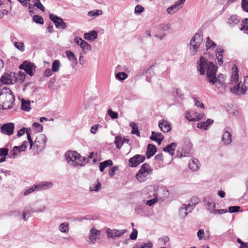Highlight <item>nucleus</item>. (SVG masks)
I'll return each instance as SVG.
<instances>
[{
	"instance_id": "dca6fc26",
	"label": "nucleus",
	"mask_w": 248,
	"mask_h": 248,
	"mask_svg": "<svg viewBox=\"0 0 248 248\" xmlns=\"http://www.w3.org/2000/svg\"><path fill=\"white\" fill-rule=\"evenodd\" d=\"M158 126L160 130L164 133L168 132L171 129L170 123L164 120L159 121Z\"/></svg>"
},
{
	"instance_id": "20e7f679",
	"label": "nucleus",
	"mask_w": 248,
	"mask_h": 248,
	"mask_svg": "<svg viewBox=\"0 0 248 248\" xmlns=\"http://www.w3.org/2000/svg\"><path fill=\"white\" fill-rule=\"evenodd\" d=\"M153 169L148 164H143L136 175V178L139 182H145L148 179V176L152 173Z\"/></svg>"
},
{
	"instance_id": "c756f323",
	"label": "nucleus",
	"mask_w": 248,
	"mask_h": 248,
	"mask_svg": "<svg viewBox=\"0 0 248 248\" xmlns=\"http://www.w3.org/2000/svg\"><path fill=\"white\" fill-rule=\"evenodd\" d=\"M124 138H122L121 136H117L115 137L114 143L117 148L120 149L124 144Z\"/></svg>"
},
{
	"instance_id": "9b49d317",
	"label": "nucleus",
	"mask_w": 248,
	"mask_h": 248,
	"mask_svg": "<svg viewBox=\"0 0 248 248\" xmlns=\"http://www.w3.org/2000/svg\"><path fill=\"white\" fill-rule=\"evenodd\" d=\"M186 0H178L175 4L168 7L167 12L169 14L172 15L182 8Z\"/></svg>"
},
{
	"instance_id": "f3484780",
	"label": "nucleus",
	"mask_w": 248,
	"mask_h": 248,
	"mask_svg": "<svg viewBox=\"0 0 248 248\" xmlns=\"http://www.w3.org/2000/svg\"><path fill=\"white\" fill-rule=\"evenodd\" d=\"M150 139L157 142L158 144H160L161 141L164 140V136L161 133L153 131Z\"/></svg>"
},
{
	"instance_id": "1a4fd4ad",
	"label": "nucleus",
	"mask_w": 248,
	"mask_h": 248,
	"mask_svg": "<svg viewBox=\"0 0 248 248\" xmlns=\"http://www.w3.org/2000/svg\"><path fill=\"white\" fill-rule=\"evenodd\" d=\"M100 235V231L95 228H92L89 235L88 243L90 244H94L96 243V240L99 239V236Z\"/></svg>"
},
{
	"instance_id": "bb28decb",
	"label": "nucleus",
	"mask_w": 248,
	"mask_h": 248,
	"mask_svg": "<svg viewBox=\"0 0 248 248\" xmlns=\"http://www.w3.org/2000/svg\"><path fill=\"white\" fill-rule=\"evenodd\" d=\"M216 46V44L210 39L209 37L206 38L205 48L206 50H213Z\"/></svg>"
},
{
	"instance_id": "9d476101",
	"label": "nucleus",
	"mask_w": 248,
	"mask_h": 248,
	"mask_svg": "<svg viewBox=\"0 0 248 248\" xmlns=\"http://www.w3.org/2000/svg\"><path fill=\"white\" fill-rule=\"evenodd\" d=\"M145 159V158L144 156L136 155L129 159V166L131 167H136L140 163L143 162Z\"/></svg>"
},
{
	"instance_id": "de8ad7c7",
	"label": "nucleus",
	"mask_w": 248,
	"mask_h": 248,
	"mask_svg": "<svg viewBox=\"0 0 248 248\" xmlns=\"http://www.w3.org/2000/svg\"><path fill=\"white\" fill-rule=\"evenodd\" d=\"M144 11V8L140 5H137L135 7V13L140 15Z\"/></svg>"
},
{
	"instance_id": "3c124183",
	"label": "nucleus",
	"mask_w": 248,
	"mask_h": 248,
	"mask_svg": "<svg viewBox=\"0 0 248 248\" xmlns=\"http://www.w3.org/2000/svg\"><path fill=\"white\" fill-rule=\"evenodd\" d=\"M15 46L16 48L21 51H23L24 50V44L22 42H15Z\"/></svg>"
},
{
	"instance_id": "ddd939ff",
	"label": "nucleus",
	"mask_w": 248,
	"mask_h": 248,
	"mask_svg": "<svg viewBox=\"0 0 248 248\" xmlns=\"http://www.w3.org/2000/svg\"><path fill=\"white\" fill-rule=\"evenodd\" d=\"M14 124L12 123H8L1 126L0 130L1 132L5 135H11L14 132Z\"/></svg>"
},
{
	"instance_id": "72a5a7b5",
	"label": "nucleus",
	"mask_w": 248,
	"mask_h": 248,
	"mask_svg": "<svg viewBox=\"0 0 248 248\" xmlns=\"http://www.w3.org/2000/svg\"><path fill=\"white\" fill-rule=\"evenodd\" d=\"M199 47L197 46L189 44L188 46L189 53L190 56H193L196 54Z\"/></svg>"
},
{
	"instance_id": "4468645a",
	"label": "nucleus",
	"mask_w": 248,
	"mask_h": 248,
	"mask_svg": "<svg viewBox=\"0 0 248 248\" xmlns=\"http://www.w3.org/2000/svg\"><path fill=\"white\" fill-rule=\"evenodd\" d=\"M202 117V114H197V112L194 109H190L188 110L186 114V118L190 122L191 121H198Z\"/></svg>"
},
{
	"instance_id": "680f3d73",
	"label": "nucleus",
	"mask_w": 248,
	"mask_h": 248,
	"mask_svg": "<svg viewBox=\"0 0 248 248\" xmlns=\"http://www.w3.org/2000/svg\"><path fill=\"white\" fill-rule=\"evenodd\" d=\"M197 127L201 129L206 130L207 129V124L205 122H199L197 124Z\"/></svg>"
},
{
	"instance_id": "49530a36",
	"label": "nucleus",
	"mask_w": 248,
	"mask_h": 248,
	"mask_svg": "<svg viewBox=\"0 0 248 248\" xmlns=\"http://www.w3.org/2000/svg\"><path fill=\"white\" fill-rule=\"evenodd\" d=\"M34 5L39 9L42 11H45V8L44 6L40 2V0H33Z\"/></svg>"
},
{
	"instance_id": "052dcab7",
	"label": "nucleus",
	"mask_w": 248,
	"mask_h": 248,
	"mask_svg": "<svg viewBox=\"0 0 248 248\" xmlns=\"http://www.w3.org/2000/svg\"><path fill=\"white\" fill-rule=\"evenodd\" d=\"M26 133L27 135L28 140V141H29V142H30V148H31L32 147V146H33V141H32V140L31 139V138L30 132L28 129V130H26Z\"/></svg>"
},
{
	"instance_id": "5fc2aeb1",
	"label": "nucleus",
	"mask_w": 248,
	"mask_h": 248,
	"mask_svg": "<svg viewBox=\"0 0 248 248\" xmlns=\"http://www.w3.org/2000/svg\"><path fill=\"white\" fill-rule=\"evenodd\" d=\"M155 197L151 200H148L146 202V204L149 206H151L157 202L158 201V199L156 196H155Z\"/></svg>"
},
{
	"instance_id": "5701e85b",
	"label": "nucleus",
	"mask_w": 248,
	"mask_h": 248,
	"mask_svg": "<svg viewBox=\"0 0 248 248\" xmlns=\"http://www.w3.org/2000/svg\"><path fill=\"white\" fill-rule=\"evenodd\" d=\"M156 151L155 146L152 144H149L146 152V157L148 158H150L155 154Z\"/></svg>"
},
{
	"instance_id": "a19ab883",
	"label": "nucleus",
	"mask_w": 248,
	"mask_h": 248,
	"mask_svg": "<svg viewBox=\"0 0 248 248\" xmlns=\"http://www.w3.org/2000/svg\"><path fill=\"white\" fill-rule=\"evenodd\" d=\"M241 31H243L248 34V19L246 18L242 22V27L240 28Z\"/></svg>"
},
{
	"instance_id": "a18cd8bd",
	"label": "nucleus",
	"mask_w": 248,
	"mask_h": 248,
	"mask_svg": "<svg viewBox=\"0 0 248 248\" xmlns=\"http://www.w3.org/2000/svg\"><path fill=\"white\" fill-rule=\"evenodd\" d=\"M33 20L37 24H43L44 22L43 18L38 15H35L33 17Z\"/></svg>"
},
{
	"instance_id": "a878e982",
	"label": "nucleus",
	"mask_w": 248,
	"mask_h": 248,
	"mask_svg": "<svg viewBox=\"0 0 248 248\" xmlns=\"http://www.w3.org/2000/svg\"><path fill=\"white\" fill-rule=\"evenodd\" d=\"M176 147V143L172 142L171 144L167 145L165 148H164L163 151L165 152H168L170 155H174Z\"/></svg>"
},
{
	"instance_id": "79ce46f5",
	"label": "nucleus",
	"mask_w": 248,
	"mask_h": 248,
	"mask_svg": "<svg viewBox=\"0 0 248 248\" xmlns=\"http://www.w3.org/2000/svg\"><path fill=\"white\" fill-rule=\"evenodd\" d=\"M59 230L62 232L67 233L68 231V224L66 223H61L59 226Z\"/></svg>"
},
{
	"instance_id": "b1692460",
	"label": "nucleus",
	"mask_w": 248,
	"mask_h": 248,
	"mask_svg": "<svg viewBox=\"0 0 248 248\" xmlns=\"http://www.w3.org/2000/svg\"><path fill=\"white\" fill-rule=\"evenodd\" d=\"M222 140L224 143L226 144H229L232 141L231 134L227 130H224L222 137Z\"/></svg>"
},
{
	"instance_id": "473e14b6",
	"label": "nucleus",
	"mask_w": 248,
	"mask_h": 248,
	"mask_svg": "<svg viewBox=\"0 0 248 248\" xmlns=\"http://www.w3.org/2000/svg\"><path fill=\"white\" fill-rule=\"evenodd\" d=\"M21 108H25V109H29L31 108V104L34 103V101H31L29 100H25L24 99H22L21 101Z\"/></svg>"
},
{
	"instance_id": "ea45409f",
	"label": "nucleus",
	"mask_w": 248,
	"mask_h": 248,
	"mask_svg": "<svg viewBox=\"0 0 248 248\" xmlns=\"http://www.w3.org/2000/svg\"><path fill=\"white\" fill-rule=\"evenodd\" d=\"M101 188V184L98 180L96 184H93L90 186V189L93 191H98Z\"/></svg>"
},
{
	"instance_id": "7c9ffc66",
	"label": "nucleus",
	"mask_w": 248,
	"mask_h": 248,
	"mask_svg": "<svg viewBox=\"0 0 248 248\" xmlns=\"http://www.w3.org/2000/svg\"><path fill=\"white\" fill-rule=\"evenodd\" d=\"M65 54L70 61L75 63H78L77 59L73 52L70 50H67L65 51Z\"/></svg>"
},
{
	"instance_id": "412c9836",
	"label": "nucleus",
	"mask_w": 248,
	"mask_h": 248,
	"mask_svg": "<svg viewBox=\"0 0 248 248\" xmlns=\"http://www.w3.org/2000/svg\"><path fill=\"white\" fill-rule=\"evenodd\" d=\"M188 165L190 169L193 171H197L200 166V163L199 160L196 158L193 159L190 161Z\"/></svg>"
},
{
	"instance_id": "6e6d98bb",
	"label": "nucleus",
	"mask_w": 248,
	"mask_h": 248,
	"mask_svg": "<svg viewBox=\"0 0 248 248\" xmlns=\"http://www.w3.org/2000/svg\"><path fill=\"white\" fill-rule=\"evenodd\" d=\"M36 189H38L37 186L36 185H34L31 188L26 190L24 193V195L26 196L29 194L33 192Z\"/></svg>"
},
{
	"instance_id": "58836bf2",
	"label": "nucleus",
	"mask_w": 248,
	"mask_h": 248,
	"mask_svg": "<svg viewBox=\"0 0 248 248\" xmlns=\"http://www.w3.org/2000/svg\"><path fill=\"white\" fill-rule=\"evenodd\" d=\"M103 14L102 11L101 10H94L89 11L88 13V16H100Z\"/></svg>"
},
{
	"instance_id": "13d9d810",
	"label": "nucleus",
	"mask_w": 248,
	"mask_h": 248,
	"mask_svg": "<svg viewBox=\"0 0 248 248\" xmlns=\"http://www.w3.org/2000/svg\"><path fill=\"white\" fill-rule=\"evenodd\" d=\"M26 75L25 73L22 72H19L18 74V77H16L17 79H18L21 82H23L25 79Z\"/></svg>"
},
{
	"instance_id": "e433bc0d",
	"label": "nucleus",
	"mask_w": 248,
	"mask_h": 248,
	"mask_svg": "<svg viewBox=\"0 0 248 248\" xmlns=\"http://www.w3.org/2000/svg\"><path fill=\"white\" fill-rule=\"evenodd\" d=\"M130 126L132 127L131 133L133 134H135L138 136H140V133L139 131L138 127L137 125L134 123H131L130 124Z\"/></svg>"
},
{
	"instance_id": "f03ea898",
	"label": "nucleus",
	"mask_w": 248,
	"mask_h": 248,
	"mask_svg": "<svg viewBox=\"0 0 248 248\" xmlns=\"http://www.w3.org/2000/svg\"><path fill=\"white\" fill-rule=\"evenodd\" d=\"M238 69L236 65H233L232 68V75L230 82L231 92L237 95L244 94L248 90V76L245 79L244 83L240 85L238 81Z\"/></svg>"
},
{
	"instance_id": "423d86ee",
	"label": "nucleus",
	"mask_w": 248,
	"mask_h": 248,
	"mask_svg": "<svg viewBox=\"0 0 248 248\" xmlns=\"http://www.w3.org/2000/svg\"><path fill=\"white\" fill-rule=\"evenodd\" d=\"M46 140V136L43 134H40L36 138L34 147L37 148V151H41L44 149Z\"/></svg>"
},
{
	"instance_id": "e2e57ef3",
	"label": "nucleus",
	"mask_w": 248,
	"mask_h": 248,
	"mask_svg": "<svg viewBox=\"0 0 248 248\" xmlns=\"http://www.w3.org/2000/svg\"><path fill=\"white\" fill-rule=\"evenodd\" d=\"M9 150L6 148H0V157L8 155Z\"/></svg>"
},
{
	"instance_id": "c03bdc74",
	"label": "nucleus",
	"mask_w": 248,
	"mask_h": 248,
	"mask_svg": "<svg viewBox=\"0 0 248 248\" xmlns=\"http://www.w3.org/2000/svg\"><path fill=\"white\" fill-rule=\"evenodd\" d=\"M227 212V209H212L210 211V213L214 215L217 214H223Z\"/></svg>"
},
{
	"instance_id": "f8f14e48",
	"label": "nucleus",
	"mask_w": 248,
	"mask_h": 248,
	"mask_svg": "<svg viewBox=\"0 0 248 248\" xmlns=\"http://www.w3.org/2000/svg\"><path fill=\"white\" fill-rule=\"evenodd\" d=\"M193 209V205L189 203L188 204H183L179 209V215L182 217L185 218L187 215L190 213Z\"/></svg>"
},
{
	"instance_id": "f704fd0d",
	"label": "nucleus",
	"mask_w": 248,
	"mask_h": 248,
	"mask_svg": "<svg viewBox=\"0 0 248 248\" xmlns=\"http://www.w3.org/2000/svg\"><path fill=\"white\" fill-rule=\"evenodd\" d=\"M60 62L58 60L53 61L52 65V70L54 72H58L60 68Z\"/></svg>"
},
{
	"instance_id": "37998d69",
	"label": "nucleus",
	"mask_w": 248,
	"mask_h": 248,
	"mask_svg": "<svg viewBox=\"0 0 248 248\" xmlns=\"http://www.w3.org/2000/svg\"><path fill=\"white\" fill-rule=\"evenodd\" d=\"M194 103L196 107L200 108H204V105L200 98L197 97L194 98Z\"/></svg>"
},
{
	"instance_id": "0e129e2a",
	"label": "nucleus",
	"mask_w": 248,
	"mask_h": 248,
	"mask_svg": "<svg viewBox=\"0 0 248 248\" xmlns=\"http://www.w3.org/2000/svg\"><path fill=\"white\" fill-rule=\"evenodd\" d=\"M33 126L37 128V132H41L43 130V126L40 124L35 122L32 124Z\"/></svg>"
},
{
	"instance_id": "774afa93",
	"label": "nucleus",
	"mask_w": 248,
	"mask_h": 248,
	"mask_svg": "<svg viewBox=\"0 0 248 248\" xmlns=\"http://www.w3.org/2000/svg\"><path fill=\"white\" fill-rule=\"evenodd\" d=\"M224 52L223 49L221 47L218 46L216 50V56L222 57V54Z\"/></svg>"
},
{
	"instance_id": "a211bd4d",
	"label": "nucleus",
	"mask_w": 248,
	"mask_h": 248,
	"mask_svg": "<svg viewBox=\"0 0 248 248\" xmlns=\"http://www.w3.org/2000/svg\"><path fill=\"white\" fill-rule=\"evenodd\" d=\"M202 42V38L199 33H196L190 40L189 44L200 47Z\"/></svg>"
},
{
	"instance_id": "7ed1b4c3",
	"label": "nucleus",
	"mask_w": 248,
	"mask_h": 248,
	"mask_svg": "<svg viewBox=\"0 0 248 248\" xmlns=\"http://www.w3.org/2000/svg\"><path fill=\"white\" fill-rule=\"evenodd\" d=\"M65 156L70 165L76 167L82 166L84 164V158L76 151H68L65 154Z\"/></svg>"
},
{
	"instance_id": "f257e3e1",
	"label": "nucleus",
	"mask_w": 248,
	"mask_h": 248,
	"mask_svg": "<svg viewBox=\"0 0 248 248\" xmlns=\"http://www.w3.org/2000/svg\"><path fill=\"white\" fill-rule=\"evenodd\" d=\"M197 68L201 75L207 76L209 82L212 84L218 82L222 85L223 81L216 77L217 67L205 58L201 56L197 62Z\"/></svg>"
},
{
	"instance_id": "338daca9",
	"label": "nucleus",
	"mask_w": 248,
	"mask_h": 248,
	"mask_svg": "<svg viewBox=\"0 0 248 248\" xmlns=\"http://www.w3.org/2000/svg\"><path fill=\"white\" fill-rule=\"evenodd\" d=\"M137 235L138 231L135 229H133L132 232L130 235V238L131 240H135L137 237Z\"/></svg>"
},
{
	"instance_id": "2f4dec72",
	"label": "nucleus",
	"mask_w": 248,
	"mask_h": 248,
	"mask_svg": "<svg viewBox=\"0 0 248 248\" xmlns=\"http://www.w3.org/2000/svg\"><path fill=\"white\" fill-rule=\"evenodd\" d=\"M112 161L109 159L106 160L103 162H101L99 164V169L100 171L102 172L106 167L112 166Z\"/></svg>"
},
{
	"instance_id": "4d7b16f0",
	"label": "nucleus",
	"mask_w": 248,
	"mask_h": 248,
	"mask_svg": "<svg viewBox=\"0 0 248 248\" xmlns=\"http://www.w3.org/2000/svg\"><path fill=\"white\" fill-rule=\"evenodd\" d=\"M159 28L163 31H167L170 29V24L169 23L162 24L160 25Z\"/></svg>"
},
{
	"instance_id": "c85d7f7f",
	"label": "nucleus",
	"mask_w": 248,
	"mask_h": 248,
	"mask_svg": "<svg viewBox=\"0 0 248 248\" xmlns=\"http://www.w3.org/2000/svg\"><path fill=\"white\" fill-rule=\"evenodd\" d=\"M239 21L240 18L236 15H232L228 19V23L232 26L236 25Z\"/></svg>"
},
{
	"instance_id": "cd10ccee",
	"label": "nucleus",
	"mask_w": 248,
	"mask_h": 248,
	"mask_svg": "<svg viewBox=\"0 0 248 248\" xmlns=\"http://www.w3.org/2000/svg\"><path fill=\"white\" fill-rule=\"evenodd\" d=\"M38 190L46 189L52 186L53 184L51 182H42L36 185Z\"/></svg>"
},
{
	"instance_id": "4c0bfd02",
	"label": "nucleus",
	"mask_w": 248,
	"mask_h": 248,
	"mask_svg": "<svg viewBox=\"0 0 248 248\" xmlns=\"http://www.w3.org/2000/svg\"><path fill=\"white\" fill-rule=\"evenodd\" d=\"M127 77V75L124 72H118L115 75L116 78L120 81H123Z\"/></svg>"
},
{
	"instance_id": "69168bd1",
	"label": "nucleus",
	"mask_w": 248,
	"mask_h": 248,
	"mask_svg": "<svg viewBox=\"0 0 248 248\" xmlns=\"http://www.w3.org/2000/svg\"><path fill=\"white\" fill-rule=\"evenodd\" d=\"M153 245L151 243H148L143 245H139L134 248H152Z\"/></svg>"
},
{
	"instance_id": "c9c22d12",
	"label": "nucleus",
	"mask_w": 248,
	"mask_h": 248,
	"mask_svg": "<svg viewBox=\"0 0 248 248\" xmlns=\"http://www.w3.org/2000/svg\"><path fill=\"white\" fill-rule=\"evenodd\" d=\"M80 46L82 48L84 53H86L87 51L91 50V46L84 40H83Z\"/></svg>"
},
{
	"instance_id": "09e8293b",
	"label": "nucleus",
	"mask_w": 248,
	"mask_h": 248,
	"mask_svg": "<svg viewBox=\"0 0 248 248\" xmlns=\"http://www.w3.org/2000/svg\"><path fill=\"white\" fill-rule=\"evenodd\" d=\"M241 6L244 11L248 12V0H242Z\"/></svg>"
},
{
	"instance_id": "393cba45",
	"label": "nucleus",
	"mask_w": 248,
	"mask_h": 248,
	"mask_svg": "<svg viewBox=\"0 0 248 248\" xmlns=\"http://www.w3.org/2000/svg\"><path fill=\"white\" fill-rule=\"evenodd\" d=\"M157 187L155 186H147L145 189V191L147 193H149L150 196H156L157 194Z\"/></svg>"
},
{
	"instance_id": "aec40b11",
	"label": "nucleus",
	"mask_w": 248,
	"mask_h": 248,
	"mask_svg": "<svg viewBox=\"0 0 248 248\" xmlns=\"http://www.w3.org/2000/svg\"><path fill=\"white\" fill-rule=\"evenodd\" d=\"M13 84V80L11 79V75L5 73L0 79V87L3 84Z\"/></svg>"
},
{
	"instance_id": "0eeeda50",
	"label": "nucleus",
	"mask_w": 248,
	"mask_h": 248,
	"mask_svg": "<svg viewBox=\"0 0 248 248\" xmlns=\"http://www.w3.org/2000/svg\"><path fill=\"white\" fill-rule=\"evenodd\" d=\"M127 232V230L126 229L117 230L108 228L106 230V233L108 237L113 239L116 237H120Z\"/></svg>"
},
{
	"instance_id": "2eb2a0df",
	"label": "nucleus",
	"mask_w": 248,
	"mask_h": 248,
	"mask_svg": "<svg viewBox=\"0 0 248 248\" xmlns=\"http://www.w3.org/2000/svg\"><path fill=\"white\" fill-rule=\"evenodd\" d=\"M19 68L24 70L26 73L31 76L33 75V70L35 68V66L33 64L25 61L20 65Z\"/></svg>"
},
{
	"instance_id": "864d4df0",
	"label": "nucleus",
	"mask_w": 248,
	"mask_h": 248,
	"mask_svg": "<svg viewBox=\"0 0 248 248\" xmlns=\"http://www.w3.org/2000/svg\"><path fill=\"white\" fill-rule=\"evenodd\" d=\"M11 153H12V155L14 157H16L20 153L19 150H18V148L16 146H15L13 148L12 150L11 151Z\"/></svg>"
},
{
	"instance_id": "6e6552de",
	"label": "nucleus",
	"mask_w": 248,
	"mask_h": 248,
	"mask_svg": "<svg viewBox=\"0 0 248 248\" xmlns=\"http://www.w3.org/2000/svg\"><path fill=\"white\" fill-rule=\"evenodd\" d=\"M49 18L53 21L57 28L64 29L66 28V23L63 22L61 17L54 14H50Z\"/></svg>"
},
{
	"instance_id": "4be33fe9",
	"label": "nucleus",
	"mask_w": 248,
	"mask_h": 248,
	"mask_svg": "<svg viewBox=\"0 0 248 248\" xmlns=\"http://www.w3.org/2000/svg\"><path fill=\"white\" fill-rule=\"evenodd\" d=\"M171 94L173 96L178 97L181 100L185 97V94L183 91L180 88H173L171 91Z\"/></svg>"
},
{
	"instance_id": "39448f33",
	"label": "nucleus",
	"mask_w": 248,
	"mask_h": 248,
	"mask_svg": "<svg viewBox=\"0 0 248 248\" xmlns=\"http://www.w3.org/2000/svg\"><path fill=\"white\" fill-rule=\"evenodd\" d=\"M5 93L2 92L0 93V98L5 99L2 105L0 104V108H12L14 107L15 96L11 90L9 89H5Z\"/></svg>"
},
{
	"instance_id": "8fccbe9b",
	"label": "nucleus",
	"mask_w": 248,
	"mask_h": 248,
	"mask_svg": "<svg viewBox=\"0 0 248 248\" xmlns=\"http://www.w3.org/2000/svg\"><path fill=\"white\" fill-rule=\"evenodd\" d=\"M240 207L238 206H230L228 208V211L230 213H236L239 211Z\"/></svg>"
},
{
	"instance_id": "6ab92c4d",
	"label": "nucleus",
	"mask_w": 248,
	"mask_h": 248,
	"mask_svg": "<svg viewBox=\"0 0 248 248\" xmlns=\"http://www.w3.org/2000/svg\"><path fill=\"white\" fill-rule=\"evenodd\" d=\"M97 37V32L95 31H92L84 34V39L89 41H93L96 39Z\"/></svg>"
},
{
	"instance_id": "603ef678",
	"label": "nucleus",
	"mask_w": 248,
	"mask_h": 248,
	"mask_svg": "<svg viewBox=\"0 0 248 248\" xmlns=\"http://www.w3.org/2000/svg\"><path fill=\"white\" fill-rule=\"evenodd\" d=\"M207 205L208 206V210L210 212L212 209H215L216 207V204L213 200L209 201L207 202Z\"/></svg>"
},
{
	"instance_id": "bf43d9fd",
	"label": "nucleus",
	"mask_w": 248,
	"mask_h": 248,
	"mask_svg": "<svg viewBox=\"0 0 248 248\" xmlns=\"http://www.w3.org/2000/svg\"><path fill=\"white\" fill-rule=\"evenodd\" d=\"M108 114L112 119H116L118 118V113L112 111V109H108Z\"/></svg>"
}]
</instances>
